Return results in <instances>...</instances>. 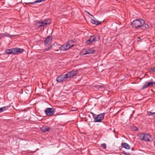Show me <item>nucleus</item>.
<instances>
[{
	"instance_id": "aec40b11",
	"label": "nucleus",
	"mask_w": 155,
	"mask_h": 155,
	"mask_svg": "<svg viewBox=\"0 0 155 155\" xmlns=\"http://www.w3.org/2000/svg\"><path fill=\"white\" fill-rule=\"evenodd\" d=\"M155 83L154 82H150L147 83V85L148 87L152 86L153 84Z\"/></svg>"
},
{
	"instance_id": "412c9836",
	"label": "nucleus",
	"mask_w": 155,
	"mask_h": 155,
	"mask_svg": "<svg viewBox=\"0 0 155 155\" xmlns=\"http://www.w3.org/2000/svg\"><path fill=\"white\" fill-rule=\"evenodd\" d=\"M82 53L83 54V55H86L87 54H87V49H84L83 50Z\"/></svg>"
},
{
	"instance_id": "0eeeda50",
	"label": "nucleus",
	"mask_w": 155,
	"mask_h": 155,
	"mask_svg": "<svg viewBox=\"0 0 155 155\" xmlns=\"http://www.w3.org/2000/svg\"><path fill=\"white\" fill-rule=\"evenodd\" d=\"M78 73L77 70H73L71 71L68 72L66 74V77L67 78H71L75 76Z\"/></svg>"
},
{
	"instance_id": "9d476101",
	"label": "nucleus",
	"mask_w": 155,
	"mask_h": 155,
	"mask_svg": "<svg viewBox=\"0 0 155 155\" xmlns=\"http://www.w3.org/2000/svg\"><path fill=\"white\" fill-rule=\"evenodd\" d=\"M52 38L50 36H48L44 41L45 45L46 46H48L51 44L52 42Z\"/></svg>"
},
{
	"instance_id": "cd10ccee",
	"label": "nucleus",
	"mask_w": 155,
	"mask_h": 155,
	"mask_svg": "<svg viewBox=\"0 0 155 155\" xmlns=\"http://www.w3.org/2000/svg\"><path fill=\"white\" fill-rule=\"evenodd\" d=\"M87 12V13H88L89 15H91V16H93V17L94 18V17L92 15H91V14H90L89 12Z\"/></svg>"
},
{
	"instance_id": "f8f14e48",
	"label": "nucleus",
	"mask_w": 155,
	"mask_h": 155,
	"mask_svg": "<svg viewBox=\"0 0 155 155\" xmlns=\"http://www.w3.org/2000/svg\"><path fill=\"white\" fill-rule=\"evenodd\" d=\"M143 140L145 141H152L153 139L150 135L144 134Z\"/></svg>"
},
{
	"instance_id": "7ed1b4c3",
	"label": "nucleus",
	"mask_w": 155,
	"mask_h": 155,
	"mask_svg": "<svg viewBox=\"0 0 155 155\" xmlns=\"http://www.w3.org/2000/svg\"><path fill=\"white\" fill-rule=\"evenodd\" d=\"M24 51L22 49L18 48H13L12 49H7L5 51L6 54H15L18 53H22Z\"/></svg>"
},
{
	"instance_id": "423d86ee",
	"label": "nucleus",
	"mask_w": 155,
	"mask_h": 155,
	"mask_svg": "<svg viewBox=\"0 0 155 155\" xmlns=\"http://www.w3.org/2000/svg\"><path fill=\"white\" fill-rule=\"evenodd\" d=\"M55 112V109L53 108H47L45 110L46 114L48 116H51L54 114Z\"/></svg>"
},
{
	"instance_id": "393cba45",
	"label": "nucleus",
	"mask_w": 155,
	"mask_h": 155,
	"mask_svg": "<svg viewBox=\"0 0 155 155\" xmlns=\"http://www.w3.org/2000/svg\"><path fill=\"white\" fill-rule=\"evenodd\" d=\"M150 71H152L155 72V67L150 68Z\"/></svg>"
},
{
	"instance_id": "6e6552de",
	"label": "nucleus",
	"mask_w": 155,
	"mask_h": 155,
	"mask_svg": "<svg viewBox=\"0 0 155 155\" xmlns=\"http://www.w3.org/2000/svg\"><path fill=\"white\" fill-rule=\"evenodd\" d=\"M97 41L96 36L95 35L91 36L86 42V43L88 44L94 43Z\"/></svg>"
},
{
	"instance_id": "6ab92c4d",
	"label": "nucleus",
	"mask_w": 155,
	"mask_h": 155,
	"mask_svg": "<svg viewBox=\"0 0 155 155\" xmlns=\"http://www.w3.org/2000/svg\"><path fill=\"white\" fill-rule=\"evenodd\" d=\"M8 108L7 107H3L0 108V113L6 110Z\"/></svg>"
},
{
	"instance_id": "f03ea898",
	"label": "nucleus",
	"mask_w": 155,
	"mask_h": 155,
	"mask_svg": "<svg viewBox=\"0 0 155 155\" xmlns=\"http://www.w3.org/2000/svg\"><path fill=\"white\" fill-rule=\"evenodd\" d=\"M51 22L50 19H47L43 21H36L35 22V25L38 28L44 27L49 24Z\"/></svg>"
},
{
	"instance_id": "4be33fe9",
	"label": "nucleus",
	"mask_w": 155,
	"mask_h": 155,
	"mask_svg": "<svg viewBox=\"0 0 155 155\" xmlns=\"http://www.w3.org/2000/svg\"><path fill=\"white\" fill-rule=\"evenodd\" d=\"M154 114H155V112H151L150 111L147 112V114L149 115H152Z\"/></svg>"
},
{
	"instance_id": "1a4fd4ad",
	"label": "nucleus",
	"mask_w": 155,
	"mask_h": 155,
	"mask_svg": "<svg viewBox=\"0 0 155 155\" xmlns=\"http://www.w3.org/2000/svg\"><path fill=\"white\" fill-rule=\"evenodd\" d=\"M67 79L66 77V74L64 75H61L57 77L56 80L57 82H61L63 81H65Z\"/></svg>"
},
{
	"instance_id": "2eb2a0df",
	"label": "nucleus",
	"mask_w": 155,
	"mask_h": 155,
	"mask_svg": "<svg viewBox=\"0 0 155 155\" xmlns=\"http://www.w3.org/2000/svg\"><path fill=\"white\" fill-rule=\"evenodd\" d=\"M49 128L48 127H43L41 128V130L43 132H45L47 131H48L49 130Z\"/></svg>"
},
{
	"instance_id": "dca6fc26",
	"label": "nucleus",
	"mask_w": 155,
	"mask_h": 155,
	"mask_svg": "<svg viewBox=\"0 0 155 155\" xmlns=\"http://www.w3.org/2000/svg\"><path fill=\"white\" fill-rule=\"evenodd\" d=\"M144 134H139L138 135L139 138L141 140H143Z\"/></svg>"
},
{
	"instance_id": "39448f33",
	"label": "nucleus",
	"mask_w": 155,
	"mask_h": 155,
	"mask_svg": "<svg viewBox=\"0 0 155 155\" xmlns=\"http://www.w3.org/2000/svg\"><path fill=\"white\" fill-rule=\"evenodd\" d=\"M104 113H102L101 114H99L97 117L94 115L93 117L94 118V122H101V120L104 118Z\"/></svg>"
},
{
	"instance_id": "a878e982",
	"label": "nucleus",
	"mask_w": 155,
	"mask_h": 155,
	"mask_svg": "<svg viewBox=\"0 0 155 155\" xmlns=\"http://www.w3.org/2000/svg\"><path fill=\"white\" fill-rule=\"evenodd\" d=\"M58 46H55L54 47L55 48H56V49H58H58H60V47L59 46L60 45H59L58 44Z\"/></svg>"
},
{
	"instance_id": "a211bd4d",
	"label": "nucleus",
	"mask_w": 155,
	"mask_h": 155,
	"mask_svg": "<svg viewBox=\"0 0 155 155\" xmlns=\"http://www.w3.org/2000/svg\"><path fill=\"white\" fill-rule=\"evenodd\" d=\"M87 51L88 54H92L94 52V50H93L87 49Z\"/></svg>"
},
{
	"instance_id": "c85d7f7f",
	"label": "nucleus",
	"mask_w": 155,
	"mask_h": 155,
	"mask_svg": "<svg viewBox=\"0 0 155 155\" xmlns=\"http://www.w3.org/2000/svg\"><path fill=\"white\" fill-rule=\"evenodd\" d=\"M138 38H140V37H138Z\"/></svg>"
},
{
	"instance_id": "f257e3e1",
	"label": "nucleus",
	"mask_w": 155,
	"mask_h": 155,
	"mask_svg": "<svg viewBox=\"0 0 155 155\" xmlns=\"http://www.w3.org/2000/svg\"><path fill=\"white\" fill-rule=\"evenodd\" d=\"M132 27L135 28H141L143 30L148 28V25L144 23V21L141 19H138L134 21L131 23Z\"/></svg>"
},
{
	"instance_id": "20e7f679",
	"label": "nucleus",
	"mask_w": 155,
	"mask_h": 155,
	"mask_svg": "<svg viewBox=\"0 0 155 155\" xmlns=\"http://www.w3.org/2000/svg\"><path fill=\"white\" fill-rule=\"evenodd\" d=\"M72 41H69L67 44L63 45L60 48V50L62 51L67 50L71 47L74 46V45L72 44Z\"/></svg>"
},
{
	"instance_id": "b1692460",
	"label": "nucleus",
	"mask_w": 155,
	"mask_h": 155,
	"mask_svg": "<svg viewBox=\"0 0 155 155\" xmlns=\"http://www.w3.org/2000/svg\"><path fill=\"white\" fill-rule=\"evenodd\" d=\"M101 147H102L103 148L105 149L106 148V144L105 143L102 144L101 145Z\"/></svg>"
},
{
	"instance_id": "5701e85b",
	"label": "nucleus",
	"mask_w": 155,
	"mask_h": 155,
	"mask_svg": "<svg viewBox=\"0 0 155 155\" xmlns=\"http://www.w3.org/2000/svg\"><path fill=\"white\" fill-rule=\"evenodd\" d=\"M147 84L146 83H145L143 85V86L142 87V89H144L145 88H146L148 87V86L147 85Z\"/></svg>"
},
{
	"instance_id": "f3484780",
	"label": "nucleus",
	"mask_w": 155,
	"mask_h": 155,
	"mask_svg": "<svg viewBox=\"0 0 155 155\" xmlns=\"http://www.w3.org/2000/svg\"><path fill=\"white\" fill-rule=\"evenodd\" d=\"M45 0H38L34 2H30V3L31 4H34L36 3H40L42 2V1H44Z\"/></svg>"
},
{
	"instance_id": "9b49d317",
	"label": "nucleus",
	"mask_w": 155,
	"mask_h": 155,
	"mask_svg": "<svg viewBox=\"0 0 155 155\" xmlns=\"http://www.w3.org/2000/svg\"><path fill=\"white\" fill-rule=\"evenodd\" d=\"M58 46V44L57 43H55L53 45L49 47H48L47 48H46L44 49L43 50V51L45 52L46 51L50 50L51 49H52V48H53V49L55 51H58V50L56 49V48H55L54 47L55 46Z\"/></svg>"
},
{
	"instance_id": "4468645a",
	"label": "nucleus",
	"mask_w": 155,
	"mask_h": 155,
	"mask_svg": "<svg viewBox=\"0 0 155 155\" xmlns=\"http://www.w3.org/2000/svg\"><path fill=\"white\" fill-rule=\"evenodd\" d=\"M122 146L123 147L127 149H129L130 148V146L126 143H122Z\"/></svg>"
},
{
	"instance_id": "bb28decb",
	"label": "nucleus",
	"mask_w": 155,
	"mask_h": 155,
	"mask_svg": "<svg viewBox=\"0 0 155 155\" xmlns=\"http://www.w3.org/2000/svg\"><path fill=\"white\" fill-rule=\"evenodd\" d=\"M132 130L136 131L138 130V128L134 126L133 127Z\"/></svg>"
},
{
	"instance_id": "ddd939ff",
	"label": "nucleus",
	"mask_w": 155,
	"mask_h": 155,
	"mask_svg": "<svg viewBox=\"0 0 155 155\" xmlns=\"http://www.w3.org/2000/svg\"><path fill=\"white\" fill-rule=\"evenodd\" d=\"M91 23L97 25L101 24V21H99L97 20L94 19L91 20Z\"/></svg>"
}]
</instances>
